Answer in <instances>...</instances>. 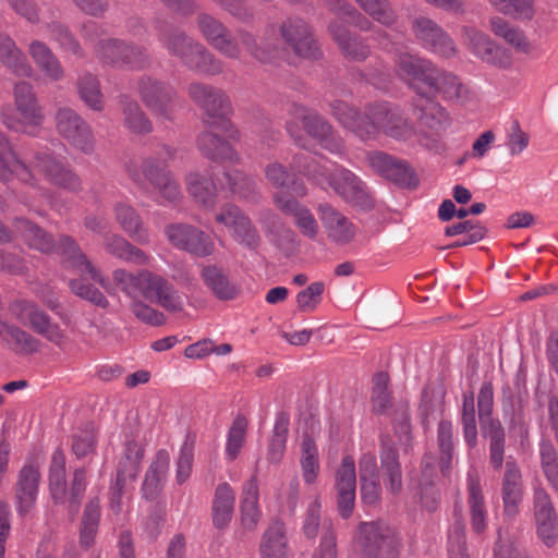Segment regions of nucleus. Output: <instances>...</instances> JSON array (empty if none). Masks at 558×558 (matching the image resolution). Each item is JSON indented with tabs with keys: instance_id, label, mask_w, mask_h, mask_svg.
<instances>
[{
	"instance_id": "nucleus-1",
	"label": "nucleus",
	"mask_w": 558,
	"mask_h": 558,
	"mask_svg": "<svg viewBox=\"0 0 558 558\" xmlns=\"http://www.w3.org/2000/svg\"><path fill=\"white\" fill-rule=\"evenodd\" d=\"M14 231L31 248L41 253L56 251L63 256L66 267L72 268L80 276L78 279L70 280L71 290L76 295L99 306L107 305L105 295L89 283L88 280L99 283L102 288L107 287L108 280L101 275V271L87 259L86 255L72 238L62 235L58 244H56L50 234L23 218L15 220Z\"/></svg>"
},
{
	"instance_id": "nucleus-2",
	"label": "nucleus",
	"mask_w": 558,
	"mask_h": 558,
	"mask_svg": "<svg viewBox=\"0 0 558 558\" xmlns=\"http://www.w3.org/2000/svg\"><path fill=\"white\" fill-rule=\"evenodd\" d=\"M330 109L338 122L362 141H373L380 134H385L403 142L416 137L421 144H424L412 121L396 106L386 102L374 104L367 106L361 113L347 102L335 100L330 104Z\"/></svg>"
},
{
	"instance_id": "nucleus-3",
	"label": "nucleus",
	"mask_w": 558,
	"mask_h": 558,
	"mask_svg": "<svg viewBox=\"0 0 558 558\" xmlns=\"http://www.w3.org/2000/svg\"><path fill=\"white\" fill-rule=\"evenodd\" d=\"M12 175L34 187H39L41 180L72 192L82 186L75 171L47 149L34 153L28 163H24L16 158L9 141L0 132V181L7 182Z\"/></svg>"
},
{
	"instance_id": "nucleus-4",
	"label": "nucleus",
	"mask_w": 558,
	"mask_h": 558,
	"mask_svg": "<svg viewBox=\"0 0 558 558\" xmlns=\"http://www.w3.org/2000/svg\"><path fill=\"white\" fill-rule=\"evenodd\" d=\"M280 33L283 41L302 58H316L318 54L317 45L313 38L311 27L300 17H289L279 27L270 25L266 28L263 38L257 43L251 34H242L240 44L254 58L262 62L270 61L279 53Z\"/></svg>"
},
{
	"instance_id": "nucleus-5",
	"label": "nucleus",
	"mask_w": 558,
	"mask_h": 558,
	"mask_svg": "<svg viewBox=\"0 0 558 558\" xmlns=\"http://www.w3.org/2000/svg\"><path fill=\"white\" fill-rule=\"evenodd\" d=\"M292 165L322 189L331 187L348 204L361 209H371L374 206V199L367 186L352 171L341 167L329 171L310 154L296 155Z\"/></svg>"
},
{
	"instance_id": "nucleus-6",
	"label": "nucleus",
	"mask_w": 558,
	"mask_h": 558,
	"mask_svg": "<svg viewBox=\"0 0 558 558\" xmlns=\"http://www.w3.org/2000/svg\"><path fill=\"white\" fill-rule=\"evenodd\" d=\"M112 279L118 289L131 300L143 299L171 313L181 312L184 307L183 298L174 284L151 270L130 272L119 268L112 272Z\"/></svg>"
},
{
	"instance_id": "nucleus-7",
	"label": "nucleus",
	"mask_w": 558,
	"mask_h": 558,
	"mask_svg": "<svg viewBox=\"0 0 558 558\" xmlns=\"http://www.w3.org/2000/svg\"><path fill=\"white\" fill-rule=\"evenodd\" d=\"M174 156L173 148L162 145L155 157L145 158L140 167L130 166L129 175L137 184L148 181L160 198L168 203H175L182 197L181 187L171 172L166 169V163Z\"/></svg>"
},
{
	"instance_id": "nucleus-8",
	"label": "nucleus",
	"mask_w": 558,
	"mask_h": 558,
	"mask_svg": "<svg viewBox=\"0 0 558 558\" xmlns=\"http://www.w3.org/2000/svg\"><path fill=\"white\" fill-rule=\"evenodd\" d=\"M14 109L8 107L1 111L3 124L15 132L36 135L45 116L34 87L28 82H19L13 88Z\"/></svg>"
},
{
	"instance_id": "nucleus-9",
	"label": "nucleus",
	"mask_w": 558,
	"mask_h": 558,
	"mask_svg": "<svg viewBox=\"0 0 558 558\" xmlns=\"http://www.w3.org/2000/svg\"><path fill=\"white\" fill-rule=\"evenodd\" d=\"M232 106L221 90H211V161L216 159L233 161L236 154L232 143L239 132L230 121Z\"/></svg>"
},
{
	"instance_id": "nucleus-10",
	"label": "nucleus",
	"mask_w": 558,
	"mask_h": 558,
	"mask_svg": "<svg viewBox=\"0 0 558 558\" xmlns=\"http://www.w3.org/2000/svg\"><path fill=\"white\" fill-rule=\"evenodd\" d=\"M355 545L362 558H398L401 546L396 530L383 521L362 522Z\"/></svg>"
},
{
	"instance_id": "nucleus-11",
	"label": "nucleus",
	"mask_w": 558,
	"mask_h": 558,
	"mask_svg": "<svg viewBox=\"0 0 558 558\" xmlns=\"http://www.w3.org/2000/svg\"><path fill=\"white\" fill-rule=\"evenodd\" d=\"M10 311L19 320L27 323L37 335L61 350L66 349L69 337L65 330L53 323L37 304L27 300H17L10 305Z\"/></svg>"
},
{
	"instance_id": "nucleus-12",
	"label": "nucleus",
	"mask_w": 558,
	"mask_h": 558,
	"mask_svg": "<svg viewBox=\"0 0 558 558\" xmlns=\"http://www.w3.org/2000/svg\"><path fill=\"white\" fill-rule=\"evenodd\" d=\"M56 129L71 146L89 155L95 149V138L89 124L73 109L61 107L57 110Z\"/></svg>"
},
{
	"instance_id": "nucleus-13",
	"label": "nucleus",
	"mask_w": 558,
	"mask_h": 558,
	"mask_svg": "<svg viewBox=\"0 0 558 558\" xmlns=\"http://www.w3.org/2000/svg\"><path fill=\"white\" fill-rule=\"evenodd\" d=\"M436 65L427 59L410 53H400L396 59V72L417 95L423 90H436Z\"/></svg>"
},
{
	"instance_id": "nucleus-14",
	"label": "nucleus",
	"mask_w": 558,
	"mask_h": 558,
	"mask_svg": "<svg viewBox=\"0 0 558 558\" xmlns=\"http://www.w3.org/2000/svg\"><path fill=\"white\" fill-rule=\"evenodd\" d=\"M96 54L101 62L120 68L141 69L147 63L144 49L116 38L101 39Z\"/></svg>"
},
{
	"instance_id": "nucleus-15",
	"label": "nucleus",
	"mask_w": 558,
	"mask_h": 558,
	"mask_svg": "<svg viewBox=\"0 0 558 558\" xmlns=\"http://www.w3.org/2000/svg\"><path fill=\"white\" fill-rule=\"evenodd\" d=\"M144 457V449L136 441H129L125 445L122 456L119 459L117 474L111 487V508L113 511L121 510V497L128 482H133L141 469V461Z\"/></svg>"
},
{
	"instance_id": "nucleus-16",
	"label": "nucleus",
	"mask_w": 558,
	"mask_h": 558,
	"mask_svg": "<svg viewBox=\"0 0 558 558\" xmlns=\"http://www.w3.org/2000/svg\"><path fill=\"white\" fill-rule=\"evenodd\" d=\"M158 38L169 53L179 57L190 69L199 71L206 65V49L195 44L184 33L175 29H160Z\"/></svg>"
},
{
	"instance_id": "nucleus-17",
	"label": "nucleus",
	"mask_w": 558,
	"mask_h": 558,
	"mask_svg": "<svg viewBox=\"0 0 558 558\" xmlns=\"http://www.w3.org/2000/svg\"><path fill=\"white\" fill-rule=\"evenodd\" d=\"M412 31L421 46L428 51L442 58L457 53L453 40L434 20L417 17L412 22Z\"/></svg>"
},
{
	"instance_id": "nucleus-18",
	"label": "nucleus",
	"mask_w": 558,
	"mask_h": 558,
	"mask_svg": "<svg viewBox=\"0 0 558 558\" xmlns=\"http://www.w3.org/2000/svg\"><path fill=\"white\" fill-rule=\"evenodd\" d=\"M462 37L468 48L484 62L499 68L511 65V53L506 48L496 45L485 33L465 26L462 29Z\"/></svg>"
},
{
	"instance_id": "nucleus-19",
	"label": "nucleus",
	"mask_w": 558,
	"mask_h": 558,
	"mask_svg": "<svg viewBox=\"0 0 558 558\" xmlns=\"http://www.w3.org/2000/svg\"><path fill=\"white\" fill-rule=\"evenodd\" d=\"M138 88L143 102L153 113L163 119H172L175 92L170 85L145 77L141 80Z\"/></svg>"
},
{
	"instance_id": "nucleus-20",
	"label": "nucleus",
	"mask_w": 558,
	"mask_h": 558,
	"mask_svg": "<svg viewBox=\"0 0 558 558\" xmlns=\"http://www.w3.org/2000/svg\"><path fill=\"white\" fill-rule=\"evenodd\" d=\"M534 521L537 536L547 546L551 547L558 537V518L548 493L537 487L533 497Z\"/></svg>"
},
{
	"instance_id": "nucleus-21",
	"label": "nucleus",
	"mask_w": 558,
	"mask_h": 558,
	"mask_svg": "<svg viewBox=\"0 0 558 558\" xmlns=\"http://www.w3.org/2000/svg\"><path fill=\"white\" fill-rule=\"evenodd\" d=\"M368 166L379 175L401 186H415L417 181L408 162L384 151H372L366 156Z\"/></svg>"
},
{
	"instance_id": "nucleus-22",
	"label": "nucleus",
	"mask_w": 558,
	"mask_h": 558,
	"mask_svg": "<svg viewBox=\"0 0 558 558\" xmlns=\"http://www.w3.org/2000/svg\"><path fill=\"white\" fill-rule=\"evenodd\" d=\"M40 463L37 459L25 462L17 474L15 485L16 510L20 514H26L34 507L40 482Z\"/></svg>"
},
{
	"instance_id": "nucleus-23",
	"label": "nucleus",
	"mask_w": 558,
	"mask_h": 558,
	"mask_svg": "<svg viewBox=\"0 0 558 558\" xmlns=\"http://www.w3.org/2000/svg\"><path fill=\"white\" fill-rule=\"evenodd\" d=\"M292 114L302 122L306 133L316 138L325 149L338 155L343 153L342 141L332 134L330 125L323 118L300 105L293 106Z\"/></svg>"
},
{
	"instance_id": "nucleus-24",
	"label": "nucleus",
	"mask_w": 558,
	"mask_h": 558,
	"mask_svg": "<svg viewBox=\"0 0 558 558\" xmlns=\"http://www.w3.org/2000/svg\"><path fill=\"white\" fill-rule=\"evenodd\" d=\"M43 28L46 29L48 37L54 40L59 48L77 58L84 57V50L70 28L59 21L60 11L57 7H47L44 11Z\"/></svg>"
},
{
	"instance_id": "nucleus-25",
	"label": "nucleus",
	"mask_w": 558,
	"mask_h": 558,
	"mask_svg": "<svg viewBox=\"0 0 558 558\" xmlns=\"http://www.w3.org/2000/svg\"><path fill=\"white\" fill-rule=\"evenodd\" d=\"M216 221L227 228L240 243L254 247L258 243V234L251 220L234 205L225 206L216 215Z\"/></svg>"
},
{
	"instance_id": "nucleus-26",
	"label": "nucleus",
	"mask_w": 558,
	"mask_h": 558,
	"mask_svg": "<svg viewBox=\"0 0 558 558\" xmlns=\"http://www.w3.org/2000/svg\"><path fill=\"white\" fill-rule=\"evenodd\" d=\"M338 510L342 518L351 515L355 501L356 472L351 457H344L336 472Z\"/></svg>"
},
{
	"instance_id": "nucleus-27",
	"label": "nucleus",
	"mask_w": 558,
	"mask_h": 558,
	"mask_svg": "<svg viewBox=\"0 0 558 558\" xmlns=\"http://www.w3.org/2000/svg\"><path fill=\"white\" fill-rule=\"evenodd\" d=\"M320 221L330 241L337 244L350 243L355 234V225L329 204L318 206Z\"/></svg>"
},
{
	"instance_id": "nucleus-28",
	"label": "nucleus",
	"mask_w": 558,
	"mask_h": 558,
	"mask_svg": "<svg viewBox=\"0 0 558 558\" xmlns=\"http://www.w3.org/2000/svg\"><path fill=\"white\" fill-rule=\"evenodd\" d=\"M168 240L178 248L196 256H206L208 253L206 234L196 227L175 223L166 229Z\"/></svg>"
},
{
	"instance_id": "nucleus-29",
	"label": "nucleus",
	"mask_w": 558,
	"mask_h": 558,
	"mask_svg": "<svg viewBox=\"0 0 558 558\" xmlns=\"http://www.w3.org/2000/svg\"><path fill=\"white\" fill-rule=\"evenodd\" d=\"M169 464V452L165 449L158 450L144 476L141 488L144 499L154 501L158 498L167 480Z\"/></svg>"
},
{
	"instance_id": "nucleus-30",
	"label": "nucleus",
	"mask_w": 558,
	"mask_h": 558,
	"mask_svg": "<svg viewBox=\"0 0 558 558\" xmlns=\"http://www.w3.org/2000/svg\"><path fill=\"white\" fill-rule=\"evenodd\" d=\"M504 509L508 515H514L523 497L522 473L517 462L509 458L502 476Z\"/></svg>"
},
{
	"instance_id": "nucleus-31",
	"label": "nucleus",
	"mask_w": 558,
	"mask_h": 558,
	"mask_svg": "<svg viewBox=\"0 0 558 558\" xmlns=\"http://www.w3.org/2000/svg\"><path fill=\"white\" fill-rule=\"evenodd\" d=\"M435 76L436 90H423L422 97L434 98L440 94L445 99L456 100L462 104L472 99L473 95L471 89L454 74L440 70L436 66Z\"/></svg>"
},
{
	"instance_id": "nucleus-32",
	"label": "nucleus",
	"mask_w": 558,
	"mask_h": 558,
	"mask_svg": "<svg viewBox=\"0 0 558 558\" xmlns=\"http://www.w3.org/2000/svg\"><path fill=\"white\" fill-rule=\"evenodd\" d=\"M260 519L262 509L259 507L258 482L257 476L253 475L244 483L242 488L240 500L241 525L247 531H253L258 525Z\"/></svg>"
},
{
	"instance_id": "nucleus-33",
	"label": "nucleus",
	"mask_w": 558,
	"mask_h": 558,
	"mask_svg": "<svg viewBox=\"0 0 558 558\" xmlns=\"http://www.w3.org/2000/svg\"><path fill=\"white\" fill-rule=\"evenodd\" d=\"M274 202L283 213L293 216L295 226L305 236L314 239L317 235L319 227L310 209L281 193L275 194Z\"/></svg>"
},
{
	"instance_id": "nucleus-34",
	"label": "nucleus",
	"mask_w": 558,
	"mask_h": 558,
	"mask_svg": "<svg viewBox=\"0 0 558 558\" xmlns=\"http://www.w3.org/2000/svg\"><path fill=\"white\" fill-rule=\"evenodd\" d=\"M380 468L385 488L392 495L400 494L402 489V471L398 452L390 441L381 440Z\"/></svg>"
},
{
	"instance_id": "nucleus-35",
	"label": "nucleus",
	"mask_w": 558,
	"mask_h": 558,
	"mask_svg": "<svg viewBox=\"0 0 558 558\" xmlns=\"http://www.w3.org/2000/svg\"><path fill=\"white\" fill-rule=\"evenodd\" d=\"M259 555L260 558H290L288 537L282 522L275 521L264 531Z\"/></svg>"
},
{
	"instance_id": "nucleus-36",
	"label": "nucleus",
	"mask_w": 558,
	"mask_h": 558,
	"mask_svg": "<svg viewBox=\"0 0 558 558\" xmlns=\"http://www.w3.org/2000/svg\"><path fill=\"white\" fill-rule=\"evenodd\" d=\"M0 63L19 76L29 77L33 68L25 53L8 34L0 32Z\"/></svg>"
},
{
	"instance_id": "nucleus-37",
	"label": "nucleus",
	"mask_w": 558,
	"mask_h": 558,
	"mask_svg": "<svg viewBox=\"0 0 558 558\" xmlns=\"http://www.w3.org/2000/svg\"><path fill=\"white\" fill-rule=\"evenodd\" d=\"M28 53L46 77L53 82L64 78V68L57 56L45 43L40 40H33L29 44Z\"/></svg>"
},
{
	"instance_id": "nucleus-38",
	"label": "nucleus",
	"mask_w": 558,
	"mask_h": 558,
	"mask_svg": "<svg viewBox=\"0 0 558 558\" xmlns=\"http://www.w3.org/2000/svg\"><path fill=\"white\" fill-rule=\"evenodd\" d=\"M102 245L107 253L126 263L144 266L150 260L149 255L117 233L106 234Z\"/></svg>"
},
{
	"instance_id": "nucleus-39",
	"label": "nucleus",
	"mask_w": 558,
	"mask_h": 558,
	"mask_svg": "<svg viewBox=\"0 0 558 558\" xmlns=\"http://www.w3.org/2000/svg\"><path fill=\"white\" fill-rule=\"evenodd\" d=\"M113 213L117 222L131 239L140 244L149 242L148 232L143 228L140 215L131 205L118 202L113 207Z\"/></svg>"
},
{
	"instance_id": "nucleus-40",
	"label": "nucleus",
	"mask_w": 558,
	"mask_h": 558,
	"mask_svg": "<svg viewBox=\"0 0 558 558\" xmlns=\"http://www.w3.org/2000/svg\"><path fill=\"white\" fill-rule=\"evenodd\" d=\"M234 501L235 497L231 486L226 482L219 484L211 501V523L216 527L223 529L230 523L233 517Z\"/></svg>"
},
{
	"instance_id": "nucleus-41",
	"label": "nucleus",
	"mask_w": 558,
	"mask_h": 558,
	"mask_svg": "<svg viewBox=\"0 0 558 558\" xmlns=\"http://www.w3.org/2000/svg\"><path fill=\"white\" fill-rule=\"evenodd\" d=\"M121 110L123 125L130 132L137 135H145L153 131V124L137 101L128 96L121 98Z\"/></svg>"
},
{
	"instance_id": "nucleus-42",
	"label": "nucleus",
	"mask_w": 558,
	"mask_h": 558,
	"mask_svg": "<svg viewBox=\"0 0 558 558\" xmlns=\"http://www.w3.org/2000/svg\"><path fill=\"white\" fill-rule=\"evenodd\" d=\"M2 339L17 354H32L38 351L39 340L17 326L1 322Z\"/></svg>"
},
{
	"instance_id": "nucleus-43",
	"label": "nucleus",
	"mask_w": 558,
	"mask_h": 558,
	"mask_svg": "<svg viewBox=\"0 0 558 558\" xmlns=\"http://www.w3.org/2000/svg\"><path fill=\"white\" fill-rule=\"evenodd\" d=\"M49 487L56 504H62L65 500V457L62 450L57 449L51 459L49 469Z\"/></svg>"
},
{
	"instance_id": "nucleus-44",
	"label": "nucleus",
	"mask_w": 558,
	"mask_h": 558,
	"mask_svg": "<svg viewBox=\"0 0 558 558\" xmlns=\"http://www.w3.org/2000/svg\"><path fill=\"white\" fill-rule=\"evenodd\" d=\"M329 29L349 59L361 61L367 58L369 49L357 37H352L345 28L337 24H331Z\"/></svg>"
},
{
	"instance_id": "nucleus-45",
	"label": "nucleus",
	"mask_w": 558,
	"mask_h": 558,
	"mask_svg": "<svg viewBox=\"0 0 558 558\" xmlns=\"http://www.w3.org/2000/svg\"><path fill=\"white\" fill-rule=\"evenodd\" d=\"M468 489L472 527L476 533H481L485 529V507L478 477L472 472L468 474Z\"/></svg>"
},
{
	"instance_id": "nucleus-46",
	"label": "nucleus",
	"mask_w": 558,
	"mask_h": 558,
	"mask_svg": "<svg viewBox=\"0 0 558 558\" xmlns=\"http://www.w3.org/2000/svg\"><path fill=\"white\" fill-rule=\"evenodd\" d=\"M185 189L192 201L207 207L209 198V173L207 169L193 170L186 174Z\"/></svg>"
},
{
	"instance_id": "nucleus-47",
	"label": "nucleus",
	"mask_w": 558,
	"mask_h": 558,
	"mask_svg": "<svg viewBox=\"0 0 558 558\" xmlns=\"http://www.w3.org/2000/svg\"><path fill=\"white\" fill-rule=\"evenodd\" d=\"M415 108L421 111L417 116L421 124L432 131L439 132L444 130L449 122L447 111L432 98H427L424 106L415 105Z\"/></svg>"
},
{
	"instance_id": "nucleus-48",
	"label": "nucleus",
	"mask_w": 558,
	"mask_h": 558,
	"mask_svg": "<svg viewBox=\"0 0 558 558\" xmlns=\"http://www.w3.org/2000/svg\"><path fill=\"white\" fill-rule=\"evenodd\" d=\"M100 518V506L98 499H92L85 507L82 526L80 531V544L84 548H89L95 541Z\"/></svg>"
},
{
	"instance_id": "nucleus-49",
	"label": "nucleus",
	"mask_w": 558,
	"mask_h": 558,
	"mask_svg": "<svg viewBox=\"0 0 558 558\" xmlns=\"http://www.w3.org/2000/svg\"><path fill=\"white\" fill-rule=\"evenodd\" d=\"M265 175L269 183L276 187H288L296 196L306 195L305 186L293 179L287 169L279 162H271L265 168Z\"/></svg>"
},
{
	"instance_id": "nucleus-50",
	"label": "nucleus",
	"mask_w": 558,
	"mask_h": 558,
	"mask_svg": "<svg viewBox=\"0 0 558 558\" xmlns=\"http://www.w3.org/2000/svg\"><path fill=\"white\" fill-rule=\"evenodd\" d=\"M77 92L81 99L93 110L100 111L104 108V97L97 77L85 73L77 80Z\"/></svg>"
},
{
	"instance_id": "nucleus-51",
	"label": "nucleus",
	"mask_w": 558,
	"mask_h": 558,
	"mask_svg": "<svg viewBox=\"0 0 558 558\" xmlns=\"http://www.w3.org/2000/svg\"><path fill=\"white\" fill-rule=\"evenodd\" d=\"M247 422L244 417H236L227 436V442L225 448V458L228 462L234 461L241 449L243 448L246 439Z\"/></svg>"
},
{
	"instance_id": "nucleus-52",
	"label": "nucleus",
	"mask_w": 558,
	"mask_h": 558,
	"mask_svg": "<svg viewBox=\"0 0 558 558\" xmlns=\"http://www.w3.org/2000/svg\"><path fill=\"white\" fill-rule=\"evenodd\" d=\"M301 468L304 482L306 484L315 483L319 471L318 450L310 437L302 441Z\"/></svg>"
},
{
	"instance_id": "nucleus-53",
	"label": "nucleus",
	"mask_w": 558,
	"mask_h": 558,
	"mask_svg": "<svg viewBox=\"0 0 558 558\" xmlns=\"http://www.w3.org/2000/svg\"><path fill=\"white\" fill-rule=\"evenodd\" d=\"M289 420L284 415L277 417L274 428V435L268 446V460L271 463H278L283 458L287 437H288Z\"/></svg>"
},
{
	"instance_id": "nucleus-54",
	"label": "nucleus",
	"mask_w": 558,
	"mask_h": 558,
	"mask_svg": "<svg viewBox=\"0 0 558 558\" xmlns=\"http://www.w3.org/2000/svg\"><path fill=\"white\" fill-rule=\"evenodd\" d=\"M462 424L465 442L474 448L477 444V427L473 392H465L462 402Z\"/></svg>"
},
{
	"instance_id": "nucleus-55",
	"label": "nucleus",
	"mask_w": 558,
	"mask_h": 558,
	"mask_svg": "<svg viewBox=\"0 0 558 558\" xmlns=\"http://www.w3.org/2000/svg\"><path fill=\"white\" fill-rule=\"evenodd\" d=\"M359 5L375 21L391 26L397 21V15L388 0H356Z\"/></svg>"
},
{
	"instance_id": "nucleus-56",
	"label": "nucleus",
	"mask_w": 558,
	"mask_h": 558,
	"mask_svg": "<svg viewBox=\"0 0 558 558\" xmlns=\"http://www.w3.org/2000/svg\"><path fill=\"white\" fill-rule=\"evenodd\" d=\"M447 236L465 234L466 239L457 241L453 246H465L481 241L485 235V228L472 221H461L445 229Z\"/></svg>"
},
{
	"instance_id": "nucleus-57",
	"label": "nucleus",
	"mask_w": 558,
	"mask_h": 558,
	"mask_svg": "<svg viewBox=\"0 0 558 558\" xmlns=\"http://www.w3.org/2000/svg\"><path fill=\"white\" fill-rule=\"evenodd\" d=\"M487 435L490 439L489 461L494 469L499 470L504 462L505 432L498 421H490Z\"/></svg>"
},
{
	"instance_id": "nucleus-58",
	"label": "nucleus",
	"mask_w": 558,
	"mask_h": 558,
	"mask_svg": "<svg viewBox=\"0 0 558 558\" xmlns=\"http://www.w3.org/2000/svg\"><path fill=\"white\" fill-rule=\"evenodd\" d=\"M438 445L440 450L441 471L446 473L451 465L453 458V427L449 421H441L438 424Z\"/></svg>"
},
{
	"instance_id": "nucleus-59",
	"label": "nucleus",
	"mask_w": 558,
	"mask_h": 558,
	"mask_svg": "<svg viewBox=\"0 0 558 558\" xmlns=\"http://www.w3.org/2000/svg\"><path fill=\"white\" fill-rule=\"evenodd\" d=\"M542 470L553 486L558 490V454L553 445L543 441L539 448Z\"/></svg>"
},
{
	"instance_id": "nucleus-60",
	"label": "nucleus",
	"mask_w": 558,
	"mask_h": 558,
	"mask_svg": "<svg viewBox=\"0 0 558 558\" xmlns=\"http://www.w3.org/2000/svg\"><path fill=\"white\" fill-rule=\"evenodd\" d=\"M499 12L515 19H531L533 15L532 0H489Z\"/></svg>"
},
{
	"instance_id": "nucleus-61",
	"label": "nucleus",
	"mask_w": 558,
	"mask_h": 558,
	"mask_svg": "<svg viewBox=\"0 0 558 558\" xmlns=\"http://www.w3.org/2000/svg\"><path fill=\"white\" fill-rule=\"evenodd\" d=\"M211 292L218 299L227 301L238 295L239 287L221 269L211 268Z\"/></svg>"
},
{
	"instance_id": "nucleus-62",
	"label": "nucleus",
	"mask_w": 558,
	"mask_h": 558,
	"mask_svg": "<svg viewBox=\"0 0 558 558\" xmlns=\"http://www.w3.org/2000/svg\"><path fill=\"white\" fill-rule=\"evenodd\" d=\"M11 8L22 17L34 24H41L44 22L43 11L47 7H53L50 3H43L37 7L33 0H8Z\"/></svg>"
},
{
	"instance_id": "nucleus-63",
	"label": "nucleus",
	"mask_w": 558,
	"mask_h": 558,
	"mask_svg": "<svg viewBox=\"0 0 558 558\" xmlns=\"http://www.w3.org/2000/svg\"><path fill=\"white\" fill-rule=\"evenodd\" d=\"M389 377L385 373H378L373 379L372 402L376 412H384L390 403V393L388 391Z\"/></svg>"
},
{
	"instance_id": "nucleus-64",
	"label": "nucleus",
	"mask_w": 558,
	"mask_h": 558,
	"mask_svg": "<svg viewBox=\"0 0 558 558\" xmlns=\"http://www.w3.org/2000/svg\"><path fill=\"white\" fill-rule=\"evenodd\" d=\"M131 311L137 319L147 325L161 326L166 323L165 314L145 303L143 299L132 300Z\"/></svg>"
}]
</instances>
